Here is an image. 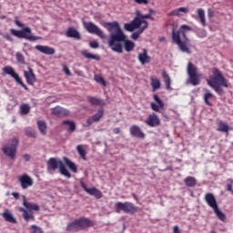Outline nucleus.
Returning a JSON list of instances; mask_svg holds the SVG:
<instances>
[{
    "mask_svg": "<svg viewBox=\"0 0 233 233\" xmlns=\"http://www.w3.org/2000/svg\"><path fill=\"white\" fill-rule=\"evenodd\" d=\"M173 233H181V230H179V227L175 226V227L173 228Z\"/></svg>",
    "mask_w": 233,
    "mask_h": 233,
    "instance_id": "nucleus-56",
    "label": "nucleus"
},
{
    "mask_svg": "<svg viewBox=\"0 0 233 233\" xmlns=\"http://www.w3.org/2000/svg\"><path fill=\"white\" fill-rule=\"evenodd\" d=\"M205 201L213 210L218 207V200H216V197H214V194L212 193H207L205 195Z\"/></svg>",
    "mask_w": 233,
    "mask_h": 233,
    "instance_id": "nucleus-22",
    "label": "nucleus"
},
{
    "mask_svg": "<svg viewBox=\"0 0 233 233\" xmlns=\"http://www.w3.org/2000/svg\"><path fill=\"white\" fill-rule=\"evenodd\" d=\"M124 28L127 32H134V30H137L132 22L125 24Z\"/></svg>",
    "mask_w": 233,
    "mask_h": 233,
    "instance_id": "nucleus-47",
    "label": "nucleus"
},
{
    "mask_svg": "<svg viewBox=\"0 0 233 233\" xmlns=\"http://www.w3.org/2000/svg\"><path fill=\"white\" fill-rule=\"evenodd\" d=\"M37 127L42 136H46V128H47L46 122H45L44 120H38Z\"/></svg>",
    "mask_w": 233,
    "mask_h": 233,
    "instance_id": "nucleus-32",
    "label": "nucleus"
},
{
    "mask_svg": "<svg viewBox=\"0 0 233 233\" xmlns=\"http://www.w3.org/2000/svg\"><path fill=\"white\" fill-rule=\"evenodd\" d=\"M15 57L17 63H20V65H26V62L25 61V56H23L21 53H16Z\"/></svg>",
    "mask_w": 233,
    "mask_h": 233,
    "instance_id": "nucleus-48",
    "label": "nucleus"
},
{
    "mask_svg": "<svg viewBox=\"0 0 233 233\" xmlns=\"http://www.w3.org/2000/svg\"><path fill=\"white\" fill-rule=\"evenodd\" d=\"M18 181L23 188V190H26L29 187H32L34 185V180L30 176L24 174L18 177Z\"/></svg>",
    "mask_w": 233,
    "mask_h": 233,
    "instance_id": "nucleus-16",
    "label": "nucleus"
},
{
    "mask_svg": "<svg viewBox=\"0 0 233 233\" xmlns=\"http://www.w3.org/2000/svg\"><path fill=\"white\" fill-rule=\"evenodd\" d=\"M4 39H6V41H9L10 43H14V38H12L8 34L4 35Z\"/></svg>",
    "mask_w": 233,
    "mask_h": 233,
    "instance_id": "nucleus-55",
    "label": "nucleus"
},
{
    "mask_svg": "<svg viewBox=\"0 0 233 233\" xmlns=\"http://www.w3.org/2000/svg\"><path fill=\"white\" fill-rule=\"evenodd\" d=\"M203 99L208 106H214V104L210 102V99H214V94L210 93L208 89H206V94H204Z\"/></svg>",
    "mask_w": 233,
    "mask_h": 233,
    "instance_id": "nucleus-29",
    "label": "nucleus"
},
{
    "mask_svg": "<svg viewBox=\"0 0 233 233\" xmlns=\"http://www.w3.org/2000/svg\"><path fill=\"white\" fill-rule=\"evenodd\" d=\"M62 125H68V132H76V122L72 120H64Z\"/></svg>",
    "mask_w": 233,
    "mask_h": 233,
    "instance_id": "nucleus-42",
    "label": "nucleus"
},
{
    "mask_svg": "<svg viewBox=\"0 0 233 233\" xmlns=\"http://www.w3.org/2000/svg\"><path fill=\"white\" fill-rule=\"evenodd\" d=\"M139 15L143 21H145V19H150L151 21H154V18H153L152 15H150V14H147V15L139 14Z\"/></svg>",
    "mask_w": 233,
    "mask_h": 233,
    "instance_id": "nucleus-51",
    "label": "nucleus"
},
{
    "mask_svg": "<svg viewBox=\"0 0 233 233\" xmlns=\"http://www.w3.org/2000/svg\"><path fill=\"white\" fill-rule=\"evenodd\" d=\"M226 190H228V192H230V194L233 195V189H232V187H233V179L232 178H228L226 180Z\"/></svg>",
    "mask_w": 233,
    "mask_h": 233,
    "instance_id": "nucleus-45",
    "label": "nucleus"
},
{
    "mask_svg": "<svg viewBox=\"0 0 233 233\" xmlns=\"http://www.w3.org/2000/svg\"><path fill=\"white\" fill-rule=\"evenodd\" d=\"M129 134L132 137H137V139H145L147 137L145 132L137 125H133L129 127Z\"/></svg>",
    "mask_w": 233,
    "mask_h": 233,
    "instance_id": "nucleus-14",
    "label": "nucleus"
},
{
    "mask_svg": "<svg viewBox=\"0 0 233 233\" xmlns=\"http://www.w3.org/2000/svg\"><path fill=\"white\" fill-rule=\"evenodd\" d=\"M189 9L188 7H178L175 10H172L170 13H168V16L169 17H181V15H183V14H188ZM182 13V14H181Z\"/></svg>",
    "mask_w": 233,
    "mask_h": 233,
    "instance_id": "nucleus-25",
    "label": "nucleus"
},
{
    "mask_svg": "<svg viewBox=\"0 0 233 233\" xmlns=\"http://www.w3.org/2000/svg\"><path fill=\"white\" fill-rule=\"evenodd\" d=\"M82 56L86 57V59H95V61H101V56L88 53L86 50L82 52Z\"/></svg>",
    "mask_w": 233,
    "mask_h": 233,
    "instance_id": "nucleus-36",
    "label": "nucleus"
},
{
    "mask_svg": "<svg viewBox=\"0 0 233 233\" xmlns=\"http://www.w3.org/2000/svg\"><path fill=\"white\" fill-rule=\"evenodd\" d=\"M113 133H114V134H121V128H119V127H115V128L113 129Z\"/></svg>",
    "mask_w": 233,
    "mask_h": 233,
    "instance_id": "nucleus-57",
    "label": "nucleus"
},
{
    "mask_svg": "<svg viewBox=\"0 0 233 233\" xmlns=\"http://www.w3.org/2000/svg\"><path fill=\"white\" fill-rule=\"evenodd\" d=\"M15 25L18 26V28H22V30H15L14 28L10 29L11 35L17 37L18 39H26L27 41H39L41 36H35L32 35V28L26 26L25 27V24L21 23L17 17L15 19Z\"/></svg>",
    "mask_w": 233,
    "mask_h": 233,
    "instance_id": "nucleus-5",
    "label": "nucleus"
},
{
    "mask_svg": "<svg viewBox=\"0 0 233 233\" xmlns=\"http://www.w3.org/2000/svg\"><path fill=\"white\" fill-rule=\"evenodd\" d=\"M131 23L137 30H139V28H141V25H144V26H147V28H148V22L147 20H143L139 13H137V16L131 21Z\"/></svg>",
    "mask_w": 233,
    "mask_h": 233,
    "instance_id": "nucleus-19",
    "label": "nucleus"
},
{
    "mask_svg": "<svg viewBox=\"0 0 233 233\" xmlns=\"http://www.w3.org/2000/svg\"><path fill=\"white\" fill-rule=\"evenodd\" d=\"M19 211L23 212V217L25 221H29L30 219L34 221L35 219V217H34V214L28 213V210H26L25 208H19Z\"/></svg>",
    "mask_w": 233,
    "mask_h": 233,
    "instance_id": "nucleus-31",
    "label": "nucleus"
},
{
    "mask_svg": "<svg viewBox=\"0 0 233 233\" xmlns=\"http://www.w3.org/2000/svg\"><path fill=\"white\" fill-rule=\"evenodd\" d=\"M197 12L202 26H207V20L205 18V10H203L202 8H198Z\"/></svg>",
    "mask_w": 233,
    "mask_h": 233,
    "instance_id": "nucleus-39",
    "label": "nucleus"
},
{
    "mask_svg": "<svg viewBox=\"0 0 233 233\" xmlns=\"http://www.w3.org/2000/svg\"><path fill=\"white\" fill-rule=\"evenodd\" d=\"M145 123L147 127H150V128H157V127L161 125V119H159V116H157L156 113H152L148 115Z\"/></svg>",
    "mask_w": 233,
    "mask_h": 233,
    "instance_id": "nucleus-12",
    "label": "nucleus"
},
{
    "mask_svg": "<svg viewBox=\"0 0 233 233\" xmlns=\"http://www.w3.org/2000/svg\"><path fill=\"white\" fill-rule=\"evenodd\" d=\"M132 197L137 203L139 202V199L137 198V196L135 193L132 194Z\"/></svg>",
    "mask_w": 233,
    "mask_h": 233,
    "instance_id": "nucleus-61",
    "label": "nucleus"
},
{
    "mask_svg": "<svg viewBox=\"0 0 233 233\" xmlns=\"http://www.w3.org/2000/svg\"><path fill=\"white\" fill-rule=\"evenodd\" d=\"M102 26L109 32V39H108V46L113 50V52H116V54H123V41L127 39V35L121 29V25H119V22H105L101 23Z\"/></svg>",
    "mask_w": 233,
    "mask_h": 233,
    "instance_id": "nucleus-1",
    "label": "nucleus"
},
{
    "mask_svg": "<svg viewBox=\"0 0 233 233\" xmlns=\"http://www.w3.org/2000/svg\"><path fill=\"white\" fill-rule=\"evenodd\" d=\"M63 161L65 165L67 166L68 168L71 170V172H74V174H77V166L76 165V163H74L66 157H63Z\"/></svg>",
    "mask_w": 233,
    "mask_h": 233,
    "instance_id": "nucleus-27",
    "label": "nucleus"
},
{
    "mask_svg": "<svg viewBox=\"0 0 233 233\" xmlns=\"http://www.w3.org/2000/svg\"><path fill=\"white\" fill-rule=\"evenodd\" d=\"M63 71L65 72L66 76H72V73L66 65L63 66Z\"/></svg>",
    "mask_w": 233,
    "mask_h": 233,
    "instance_id": "nucleus-53",
    "label": "nucleus"
},
{
    "mask_svg": "<svg viewBox=\"0 0 233 233\" xmlns=\"http://www.w3.org/2000/svg\"><path fill=\"white\" fill-rule=\"evenodd\" d=\"M145 30H147V25H143L141 28H139L137 32H134L131 35V39H134L135 41L139 39V35H141V34L143 32H145Z\"/></svg>",
    "mask_w": 233,
    "mask_h": 233,
    "instance_id": "nucleus-41",
    "label": "nucleus"
},
{
    "mask_svg": "<svg viewBox=\"0 0 233 233\" xmlns=\"http://www.w3.org/2000/svg\"><path fill=\"white\" fill-rule=\"evenodd\" d=\"M3 72L7 76L13 77V79H15V81H16V83H18V85L22 86V88L26 90V92H30V89L28 88V86H25V82H23V80L19 76V74L15 72L14 67H12L11 66H6L3 68Z\"/></svg>",
    "mask_w": 233,
    "mask_h": 233,
    "instance_id": "nucleus-10",
    "label": "nucleus"
},
{
    "mask_svg": "<svg viewBox=\"0 0 233 233\" xmlns=\"http://www.w3.org/2000/svg\"><path fill=\"white\" fill-rule=\"evenodd\" d=\"M149 14H150V15H152V14H156V11H154V9L150 8L149 9Z\"/></svg>",
    "mask_w": 233,
    "mask_h": 233,
    "instance_id": "nucleus-63",
    "label": "nucleus"
},
{
    "mask_svg": "<svg viewBox=\"0 0 233 233\" xmlns=\"http://www.w3.org/2000/svg\"><path fill=\"white\" fill-rule=\"evenodd\" d=\"M95 81H96V83H100L103 86H106V81H105V78L101 76H95Z\"/></svg>",
    "mask_w": 233,
    "mask_h": 233,
    "instance_id": "nucleus-49",
    "label": "nucleus"
},
{
    "mask_svg": "<svg viewBox=\"0 0 233 233\" xmlns=\"http://www.w3.org/2000/svg\"><path fill=\"white\" fill-rule=\"evenodd\" d=\"M80 186L85 192L89 194V196H94L96 199H101V198H103V193L97 189V187L88 188L86 184L83 181H80Z\"/></svg>",
    "mask_w": 233,
    "mask_h": 233,
    "instance_id": "nucleus-13",
    "label": "nucleus"
},
{
    "mask_svg": "<svg viewBox=\"0 0 233 233\" xmlns=\"http://www.w3.org/2000/svg\"><path fill=\"white\" fill-rule=\"evenodd\" d=\"M122 43H124V48L126 52H132L134 48H136V43L132 42V40L125 38V41Z\"/></svg>",
    "mask_w": 233,
    "mask_h": 233,
    "instance_id": "nucleus-30",
    "label": "nucleus"
},
{
    "mask_svg": "<svg viewBox=\"0 0 233 233\" xmlns=\"http://www.w3.org/2000/svg\"><path fill=\"white\" fill-rule=\"evenodd\" d=\"M20 112L22 116H26L27 114H30V105L22 104L20 106Z\"/></svg>",
    "mask_w": 233,
    "mask_h": 233,
    "instance_id": "nucleus-43",
    "label": "nucleus"
},
{
    "mask_svg": "<svg viewBox=\"0 0 233 233\" xmlns=\"http://www.w3.org/2000/svg\"><path fill=\"white\" fill-rule=\"evenodd\" d=\"M59 168V172L62 176H65L66 177H72V174H70V171L65 167V164L60 159H57L56 157H51L47 161V170L49 172H56Z\"/></svg>",
    "mask_w": 233,
    "mask_h": 233,
    "instance_id": "nucleus-6",
    "label": "nucleus"
},
{
    "mask_svg": "<svg viewBox=\"0 0 233 233\" xmlns=\"http://www.w3.org/2000/svg\"><path fill=\"white\" fill-rule=\"evenodd\" d=\"M208 86L212 87L218 96H225L224 88H232V85L223 76V73L215 67L213 69V76H209L208 80Z\"/></svg>",
    "mask_w": 233,
    "mask_h": 233,
    "instance_id": "nucleus-2",
    "label": "nucleus"
},
{
    "mask_svg": "<svg viewBox=\"0 0 233 233\" xmlns=\"http://www.w3.org/2000/svg\"><path fill=\"white\" fill-rule=\"evenodd\" d=\"M87 100L93 106H99V105H103V101L96 96H87Z\"/></svg>",
    "mask_w": 233,
    "mask_h": 233,
    "instance_id": "nucleus-37",
    "label": "nucleus"
},
{
    "mask_svg": "<svg viewBox=\"0 0 233 233\" xmlns=\"http://www.w3.org/2000/svg\"><path fill=\"white\" fill-rule=\"evenodd\" d=\"M28 70L29 72L28 71L24 72V76L26 79L27 85L34 86V83L37 81V79L35 78V74H34V69H32V67H28Z\"/></svg>",
    "mask_w": 233,
    "mask_h": 233,
    "instance_id": "nucleus-20",
    "label": "nucleus"
},
{
    "mask_svg": "<svg viewBox=\"0 0 233 233\" xmlns=\"http://www.w3.org/2000/svg\"><path fill=\"white\" fill-rule=\"evenodd\" d=\"M66 37H70L72 39H76L77 41L81 40V33L77 31L75 27H68L66 32Z\"/></svg>",
    "mask_w": 233,
    "mask_h": 233,
    "instance_id": "nucleus-23",
    "label": "nucleus"
},
{
    "mask_svg": "<svg viewBox=\"0 0 233 233\" xmlns=\"http://www.w3.org/2000/svg\"><path fill=\"white\" fill-rule=\"evenodd\" d=\"M103 116H105V109L103 107H100L95 115L89 116L86 119L87 127H92L94 123L101 121V117H103Z\"/></svg>",
    "mask_w": 233,
    "mask_h": 233,
    "instance_id": "nucleus-15",
    "label": "nucleus"
},
{
    "mask_svg": "<svg viewBox=\"0 0 233 233\" xmlns=\"http://www.w3.org/2000/svg\"><path fill=\"white\" fill-rule=\"evenodd\" d=\"M137 5H148V0H134Z\"/></svg>",
    "mask_w": 233,
    "mask_h": 233,
    "instance_id": "nucleus-54",
    "label": "nucleus"
},
{
    "mask_svg": "<svg viewBox=\"0 0 233 233\" xmlns=\"http://www.w3.org/2000/svg\"><path fill=\"white\" fill-rule=\"evenodd\" d=\"M153 99L157 103H151L150 107L154 112H159V110H163L165 108V102L161 100L159 96L157 95H153Z\"/></svg>",
    "mask_w": 233,
    "mask_h": 233,
    "instance_id": "nucleus-17",
    "label": "nucleus"
},
{
    "mask_svg": "<svg viewBox=\"0 0 233 233\" xmlns=\"http://www.w3.org/2000/svg\"><path fill=\"white\" fill-rule=\"evenodd\" d=\"M138 61L141 65H147V63H150V56H148V52L147 49H143V53L138 54Z\"/></svg>",
    "mask_w": 233,
    "mask_h": 233,
    "instance_id": "nucleus-26",
    "label": "nucleus"
},
{
    "mask_svg": "<svg viewBox=\"0 0 233 233\" xmlns=\"http://www.w3.org/2000/svg\"><path fill=\"white\" fill-rule=\"evenodd\" d=\"M90 48H99V42L94 40L89 43Z\"/></svg>",
    "mask_w": 233,
    "mask_h": 233,
    "instance_id": "nucleus-52",
    "label": "nucleus"
},
{
    "mask_svg": "<svg viewBox=\"0 0 233 233\" xmlns=\"http://www.w3.org/2000/svg\"><path fill=\"white\" fill-rule=\"evenodd\" d=\"M210 233H216V231H214V230H211V231H210Z\"/></svg>",
    "mask_w": 233,
    "mask_h": 233,
    "instance_id": "nucleus-64",
    "label": "nucleus"
},
{
    "mask_svg": "<svg viewBox=\"0 0 233 233\" xmlns=\"http://www.w3.org/2000/svg\"><path fill=\"white\" fill-rule=\"evenodd\" d=\"M17 147H19V138L15 137L9 140V146H4L2 152L10 159L15 160L17 154Z\"/></svg>",
    "mask_w": 233,
    "mask_h": 233,
    "instance_id": "nucleus-7",
    "label": "nucleus"
},
{
    "mask_svg": "<svg viewBox=\"0 0 233 233\" xmlns=\"http://www.w3.org/2000/svg\"><path fill=\"white\" fill-rule=\"evenodd\" d=\"M184 183L186 187H196L198 181L196 180V177H187L184 180Z\"/></svg>",
    "mask_w": 233,
    "mask_h": 233,
    "instance_id": "nucleus-33",
    "label": "nucleus"
},
{
    "mask_svg": "<svg viewBox=\"0 0 233 233\" xmlns=\"http://www.w3.org/2000/svg\"><path fill=\"white\" fill-rule=\"evenodd\" d=\"M162 116L165 117V119H169L168 115H167L165 112H162Z\"/></svg>",
    "mask_w": 233,
    "mask_h": 233,
    "instance_id": "nucleus-62",
    "label": "nucleus"
},
{
    "mask_svg": "<svg viewBox=\"0 0 233 233\" xmlns=\"http://www.w3.org/2000/svg\"><path fill=\"white\" fill-rule=\"evenodd\" d=\"M192 27L190 25H181V34L183 40H181V36L179 35V32L172 31V41L181 50V52H185L186 54H192V50L187 46L190 43V39L187 36V32H190Z\"/></svg>",
    "mask_w": 233,
    "mask_h": 233,
    "instance_id": "nucleus-3",
    "label": "nucleus"
},
{
    "mask_svg": "<svg viewBox=\"0 0 233 233\" xmlns=\"http://www.w3.org/2000/svg\"><path fill=\"white\" fill-rule=\"evenodd\" d=\"M12 196H13V198H15V199H19V193L18 192H13Z\"/></svg>",
    "mask_w": 233,
    "mask_h": 233,
    "instance_id": "nucleus-59",
    "label": "nucleus"
},
{
    "mask_svg": "<svg viewBox=\"0 0 233 233\" xmlns=\"http://www.w3.org/2000/svg\"><path fill=\"white\" fill-rule=\"evenodd\" d=\"M35 49L41 52L42 54H46V56H54L56 54V49L54 47H50L48 46H35Z\"/></svg>",
    "mask_w": 233,
    "mask_h": 233,
    "instance_id": "nucleus-24",
    "label": "nucleus"
},
{
    "mask_svg": "<svg viewBox=\"0 0 233 233\" xmlns=\"http://www.w3.org/2000/svg\"><path fill=\"white\" fill-rule=\"evenodd\" d=\"M187 76L189 77L188 83L193 86H198L201 83L199 74H198V67L192 62L187 64Z\"/></svg>",
    "mask_w": 233,
    "mask_h": 233,
    "instance_id": "nucleus-8",
    "label": "nucleus"
},
{
    "mask_svg": "<svg viewBox=\"0 0 233 233\" xmlns=\"http://www.w3.org/2000/svg\"><path fill=\"white\" fill-rule=\"evenodd\" d=\"M116 212H125V214H136V212H139V208L135 206L132 202H117L116 204Z\"/></svg>",
    "mask_w": 233,
    "mask_h": 233,
    "instance_id": "nucleus-9",
    "label": "nucleus"
},
{
    "mask_svg": "<svg viewBox=\"0 0 233 233\" xmlns=\"http://www.w3.org/2000/svg\"><path fill=\"white\" fill-rule=\"evenodd\" d=\"M51 114L53 116H56V117H65V116H68L70 114V111H68L66 108H63L59 106L53 107L51 109Z\"/></svg>",
    "mask_w": 233,
    "mask_h": 233,
    "instance_id": "nucleus-18",
    "label": "nucleus"
},
{
    "mask_svg": "<svg viewBox=\"0 0 233 233\" xmlns=\"http://www.w3.org/2000/svg\"><path fill=\"white\" fill-rule=\"evenodd\" d=\"M208 17H214V11L208 10Z\"/></svg>",
    "mask_w": 233,
    "mask_h": 233,
    "instance_id": "nucleus-60",
    "label": "nucleus"
},
{
    "mask_svg": "<svg viewBox=\"0 0 233 233\" xmlns=\"http://www.w3.org/2000/svg\"><path fill=\"white\" fill-rule=\"evenodd\" d=\"M25 136H27V137H37V133H35V130L29 127L25 129Z\"/></svg>",
    "mask_w": 233,
    "mask_h": 233,
    "instance_id": "nucleus-46",
    "label": "nucleus"
},
{
    "mask_svg": "<svg viewBox=\"0 0 233 233\" xmlns=\"http://www.w3.org/2000/svg\"><path fill=\"white\" fill-rule=\"evenodd\" d=\"M162 78L166 85V90H172V86H170L172 85V79H170V76H168L166 70L162 71Z\"/></svg>",
    "mask_w": 233,
    "mask_h": 233,
    "instance_id": "nucleus-28",
    "label": "nucleus"
},
{
    "mask_svg": "<svg viewBox=\"0 0 233 233\" xmlns=\"http://www.w3.org/2000/svg\"><path fill=\"white\" fill-rule=\"evenodd\" d=\"M32 232L31 233H44L43 228L37 227L36 225H32L31 226Z\"/></svg>",
    "mask_w": 233,
    "mask_h": 233,
    "instance_id": "nucleus-50",
    "label": "nucleus"
},
{
    "mask_svg": "<svg viewBox=\"0 0 233 233\" xmlns=\"http://www.w3.org/2000/svg\"><path fill=\"white\" fill-rule=\"evenodd\" d=\"M30 155L29 154H25L24 156H23V158L25 159V161H30Z\"/></svg>",
    "mask_w": 233,
    "mask_h": 233,
    "instance_id": "nucleus-58",
    "label": "nucleus"
},
{
    "mask_svg": "<svg viewBox=\"0 0 233 233\" xmlns=\"http://www.w3.org/2000/svg\"><path fill=\"white\" fill-rule=\"evenodd\" d=\"M151 86L153 88V92L159 90L161 88V81H159L158 78L151 77Z\"/></svg>",
    "mask_w": 233,
    "mask_h": 233,
    "instance_id": "nucleus-38",
    "label": "nucleus"
},
{
    "mask_svg": "<svg viewBox=\"0 0 233 233\" xmlns=\"http://www.w3.org/2000/svg\"><path fill=\"white\" fill-rule=\"evenodd\" d=\"M76 150L79 154V156L82 157V159L86 160V150L83 148V146L78 145L76 147Z\"/></svg>",
    "mask_w": 233,
    "mask_h": 233,
    "instance_id": "nucleus-44",
    "label": "nucleus"
},
{
    "mask_svg": "<svg viewBox=\"0 0 233 233\" xmlns=\"http://www.w3.org/2000/svg\"><path fill=\"white\" fill-rule=\"evenodd\" d=\"M213 210H214V213L216 214L218 219H219L220 221L227 220V215H225V213H223V211L219 210V206L215 208Z\"/></svg>",
    "mask_w": 233,
    "mask_h": 233,
    "instance_id": "nucleus-35",
    "label": "nucleus"
},
{
    "mask_svg": "<svg viewBox=\"0 0 233 233\" xmlns=\"http://www.w3.org/2000/svg\"><path fill=\"white\" fill-rule=\"evenodd\" d=\"M23 205L25 208V210H27V212H32L34 210L35 212H39L40 210L39 206L37 204L26 201L25 196H23Z\"/></svg>",
    "mask_w": 233,
    "mask_h": 233,
    "instance_id": "nucleus-21",
    "label": "nucleus"
},
{
    "mask_svg": "<svg viewBox=\"0 0 233 233\" xmlns=\"http://www.w3.org/2000/svg\"><path fill=\"white\" fill-rule=\"evenodd\" d=\"M96 226V221L81 217L74 219L72 222L67 223L66 227V232H81V230H88L90 228Z\"/></svg>",
    "mask_w": 233,
    "mask_h": 233,
    "instance_id": "nucleus-4",
    "label": "nucleus"
},
{
    "mask_svg": "<svg viewBox=\"0 0 233 233\" xmlns=\"http://www.w3.org/2000/svg\"><path fill=\"white\" fill-rule=\"evenodd\" d=\"M3 218L8 222V223H17V220L14 218L12 213L10 212H4Z\"/></svg>",
    "mask_w": 233,
    "mask_h": 233,
    "instance_id": "nucleus-40",
    "label": "nucleus"
},
{
    "mask_svg": "<svg viewBox=\"0 0 233 233\" xmlns=\"http://www.w3.org/2000/svg\"><path fill=\"white\" fill-rule=\"evenodd\" d=\"M83 25L88 34H93L100 37V39H105V33H103V30H101L96 24L93 22H84Z\"/></svg>",
    "mask_w": 233,
    "mask_h": 233,
    "instance_id": "nucleus-11",
    "label": "nucleus"
},
{
    "mask_svg": "<svg viewBox=\"0 0 233 233\" xmlns=\"http://www.w3.org/2000/svg\"><path fill=\"white\" fill-rule=\"evenodd\" d=\"M218 132H224L226 134H228V130H230V127H228V124L219 121L218 122V127L217 128Z\"/></svg>",
    "mask_w": 233,
    "mask_h": 233,
    "instance_id": "nucleus-34",
    "label": "nucleus"
}]
</instances>
